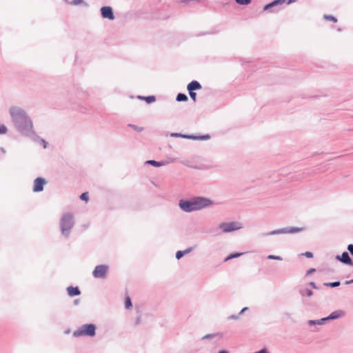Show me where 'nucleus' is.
<instances>
[{"mask_svg": "<svg viewBox=\"0 0 353 353\" xmlns=\"http://www.w3.org/2000/svg\"><path fill=\"white\" fill-rule=\"evenodd\" d=\"M74 224V216L71 213H65L60 220V226L62 235L68 237L70 230Z\"/></svg>", "mask_w": 353, "mask_h": 353, "instance_id": "nucleus-3", "label": "nucleus"}, {"mask_svg": "<svg viewBox=\"0 0 353 353\" xmlns=\"http://www.w3.org/2000/svg\"><path fill=\"white\" fill-rule=\"evenodd\" d=\"M284 2H285V0H275V1H272V3H268L266 6H265L263 10H268L270 9L271 8L275 7L279 5H281Z\"/></svg>", "mask_w": 353, "mask_h": 353, "instance_id": "nucleus-15", "label": "nucleus"}, {"mask_svg": "<svg viewBox=\"0 0 353 353\" xmlns=\"http://www.w3.org/2000/svg\"><path fill=\"white\" fill-rule=\"evenodd\" d=\"M345 316V311L341 310H335V311L332 312L327 316V318H328L327 319H329V321L334 320V319H338L342 318V317H343Z\"/></svg>", "mask_w": 353, "mask_h": 353, "instance_id": "nucleus-11", "label": "nucleus"}, {"mask_svg": "<svg viewBox=\"0 0 353 353\" xmlns=\"http://www.w3.org/2000/svg\"><path fill=\"white\" fill-rule=\"evenodd\" d=\"M108 267L105 265H99L96 266L92 274L95 278L103 279L105 277Z\"/></svg>", "mask_w": 353, "mask_h": 353, "instance_id": "nucleus-7", "label": "nucleus"}, {"mask_svg": "<svg viewBox=\"0 0 353 353\" xmlns=\"http://www.w3.org/2000/svg\"><path fill=\"white\" fill-rule=\"evenodd\" d=\"M213 336L212 334H207L202 337V339H208L212 338Z\"/></svg>", "mask_w": 353, "mask_h": 353, "instance_id": "nucleus-41", "label": "nucleus"}, {"mask_svg": "<svg viewBox=\"0 0 353 353\" xmlns=\"http://www.w3.org/2000/svg\"><path fill=\"white\" fill-rule=\"evenodd\" d=\"M188 91H194L201 88V84L196 81H192L188 85Z\"/></svg>", "mask_w": 353, "mask_h": 353, "instance_id": "nucleus-13", "label": "nucleus"}, {"mask_svg": "<svg viewBox=\"0 0 353 353\" xmlns=\"http://www.w3.org/2000/svg\"><path fill=\"white\" fill-rule=\"evenodd\" d=\"M353 283V279H351V280L346 281H345V284H346V285H349V284H351V283Z\"/></svg>", "mask_w": 353, "mask_h": 353, "instance_id": "nucleus-43", "label": "nucleus"}, {"mask_svg": "<svg viewBox=\"0 0 353 353\" xmlns=\"http://www.w3.org/2000/svg\"><path fill=\"white\" fill-rule=\"evenodd\" d=\"M336 259L344 264L353 266V261L351 259L347 252H343L341 256H336Z\"/></svg>", "mask_w": 353, "mask_h": 353, "instance_id": "nucleus-10", "label": "nucleus"}, {"mask_svg": "<svg viewBox=\"0 0 353 353\" xmlns=\"http://www.w3.org/2000/svg\"><path fill=\"white\" fill-rule=\"evenodd\" d=\"M268 259H272V260H278L281 261L282 258L279 256H275V255H268Z\"/></svg>", "mask_w": 353, "mask_h": 353, "instance_id": "nucleus-28", "label": "nucleus"}, {"mask_svg": "<svg viewBox=\"0 0 353 353\" xmlns=\"http://www.w3.org/2000/svg\"><path fill=\"white\" fill-rule=\"evenodd\" d=\"M67 292L70 296H77L81 294V292L77 287L69 286L67 288Z\"/></svg>", "mask_w": 353, "mask_h": 353, "instance_id": "nucleus-14", "label": "nucleus"}, {"mask_svg": "<svg viewBox=\"0 0 353 353\" xmlns=\"http://www.w3.org/2000/svg\"><path fill=\"white\" fill-rule=\"evenodd\" d=\"M8 129L3 124H0V134H4L7 132Z\"/></svg>", "mask_w": 353, "mask_h": 353, "instance_id": "nucleus-26", "label": "nucleus"}, {"mask_svg": "<svg viewBox=\"0 0 353 353\" xmlns=\"http://www.w3.org/2000/svg\"><path fill=\"white\" fill-rule=\"evenodd\" d=\"M300 294L302 296H304L305 294H306L307 296H311L313 294V292L311 290L305 289V290H301Z\"/></svg>", "mask_w": 353, "mask_h": 353, "instance_id": "nucleus-21", "label": "nucleus"}, {"mask_svg": "<svg viewBox=\"0 0 353 353\" xmlns=\"http://www.w3.org/2000/svg\"><path fill=\"white\" fill-rule=\"evenodd\" d=\"M192 250V248H189L186 249L185 250H183V252H184V255H185L186 254L190 253Z\"/></svg>", "mask_w": 353, "mask_h": 353, "instance_id": "nucleus-38", "label": "nucleus"}, {"mask_svg": "<svg viewBox=\"0 0 353 353\" xmlns=\"http://www.w3.org/2000/svg\"><path fill=\"white\" fill-rule=\"evenodd\" d=\"M212 204L213 201L208 198L196 196L192 198L190 200L181 199L179 203V206L183 212H191L209 207Z\"/></svg>", "mask_w": 353, "mask_h": 353, "instance_id": "nucleus-2", "label": "nucleus"}, {"mask_svg": "<svg viewBox=\"0 0 353 353\" xmlns=\"http://www.w3.org/2000/svg\"><path fill=\"white\" fill-rule=\"evenodd\" d=\"M347 250L350 252L351 255L353 256V244H350L347 245Z\"/></svg>", "mask_w": 353, "mask_h": 353, "instance_id": "nucleus-34", "label": "nucleus"}, {"mask_svg": "<svg viewBox=\"0 0 353 353\" xmlns=\"http://www.w3.org/2000/svg\"><path fill=\"white\" fill-rule=\"evenodd\" d=\"M197 139H201V140H207V139H210V135L208 134H206V135H203V136H201V137H196Z\"/></svg>", "mask_w": 353, "mask_h": 353, "instance_id": "nucleus-32", "label": "nucleus"}, {"mask_svg": "<svg viewBox=\"0 0 353 353\" xmlns=\"http://www.w3.org/2000/svg\"><path fill=\"white\" fill-rule=\"evenodd\" d=\"M242 254H243V253L232 254L229 255L228 257H226L225 261H228L230 259L239 257V256H241Z\"/></svg>", "mask_w": 353, "mask_h": 353, "instance_id": "nucleus-24", "label": "nucleus"}, {"mask_svg": "<svg viewBox=\"0 0 353 353\" xmlns=\"http://www.w3.org/2000/svg\"><path fill=\"white\" fill-rule=\"evenodd\" d=\"M324 285L327 286V287L335 288V287H338L340 285V282L334 281V282H330V283H325Z\"/></svg>", "mask_w": 353, "mask_h": 353, "instance_id": "nucleus-22", "label": "nucleus"}, {"mask_svg": "<svg viewBox=\"0 0 353 353\" xmlns=\"http://www.w3.org/2000/svg\"><path fill=\"white\" fill-rule=\"evenodd\" d=\"M139 98L145 100L148 103H150L156 101V97L154 96L139 97Z\"/></svg>", "mask_w": 353, "mask_h": 353, "instance_id": "nucleus-17", "label": "nucleus"}, {"mask_svg": "<svg viewBox=\"0 0 353 353\" xmlns=\"http://www.w3.org/2000/svg\"><path fill=\"white\" fill-rule=\"evenodd\" d=\"M1 151H2V152H3V153L5 152V150H4V148H1Z\"/></svg>", "mask_w": 353, "mask_h": 353, "instance_id": "nucleus-49", "label": "nucleus"}, {"mask_svg": "<svg viewBox=\"0 0 353 353\" xmlns=\"http://www.w3.org/2000/svg\"><path fill=\"white\" fill-rule=\"evenodd\" d=\"M147 164L152 165L155 167H160L165 165L166 163L165 161H156L154 160H149L146 161Z\"/></svg>", "mask_w": 353, "mask_h": 353, "instance_id": "nucleus-16", "label": "nucleus"}, {"mask_svg": "<svg viewBox=\"0 0 353 353\" xmlns=\"http://www.w3.org/2000/svg\"><path fill=\"white\" fill-rule=\"evenodd\" d=\"M297 1V0H288V4H290V3H293V2H295V1Z\"/></svg>", "mask_w": 353, "mask_h": 353, "instance_id": "nucleus-46", "label": "nucleus"}, {"mask_svg": "<svg viewBox=\"0 0 353 353\" xmlns=\"http://www.w3.org/2000/svg\"><path fill=\"white\" fill-rule=\"evenodd\" d=\"M303 255H304L305 256H306L307 258H312L313 256V254L310 252H306L303 253Z\"/></svg>", "mask_w": 353, "mask_h": 353, "instance_id": "nucleus-35", "label": "nucleus"}, {"mask_svg": "<svg viewBox=\"0 0 353 353\" xmlns=\"http://www.w3.org/2000/svg\"><path fill=\"white\" fill-rule=\"evenodd\" d=\"M303 230L302 228L297 227H289L281 228L275 230H272L267 234V235H274V234H292L300 232Z\"/></svg>", "mask_w": 353, "mask_h": 353, "instance_id": "nucleus-6", "label": "nucleus"}, {"mask_svg": "<svg viewBox=\"0 0 353 353\" xmlns=\"http://www.w3.org/2000/svg\"><path fill=\"white\" fill-rule=\"evenodd\" d=\"M140 321H141V318L140 317H138L136 320V323L138 324L140 323Z\"/></svg>", "mask_w": 353, "mask_h": 353, "instance_id": "nucleus-45", "label": "nucleus"}, {"mask_svg": "<svg viewBox=\"0 0 353 353\" xmlns=\"http://www.w3.org/2000/svg\"><path fill=\"white\" fill-rule=\"evenodd\" d=\"M71 4L74 6L82 4L84 6H88V3L85 2L83 0H72Z\"/></svg>", "mask_w": 353, "mask_h": 353, "instance_id": "nucleus-20", "label": "nucleus"}, {"mask_svg": "<svg viewBox=\"0 0 353 353\" xmlns=\"http://www.w3.org/2000/svg\"><path fill=\"white\" fill-rule=\"evenodd\" d=\"M129 126L131 127L132 128H133L134 130H136L137 132H141V131L143 130V128L138 127V126H137L135 125L130 124Z\"/></svg>", "mask_w": 353, "mask_h": 353, "instance_id": "nucleus-29", "label": "nucleus"}, {"mask_svg": "<svg viewBox=\"0 0 353 353\" xmlns=\"http://www.w3.org/2000/svg\"><path fill=\"white\" fill-rule=\"evenodd\" d=\"M242 228V224L238 221L221 223L219 225V229L221 230L223 233L232 232Z\"/></svg>", "mask_w": 353, "mask_h": 353, "instance_id": "nucleus-5", "label": "nucleus"}, {"mask_svg": "<svg viewBox=\"0 0 353 353\" xmlns=\"http://www.w3.org/2000/svg\"><path fill=\"white\" fill-rule=\"evenodd\" d=\"M96 327L94 324H85L73 332V336L79 337L81 336H93L95 335Z\"/></svg>", "mask_w": 353, "mask_h": 353, "instance_id": "nucleus-4", "label": "nucleus"}, {"mask_svg": "<svg viewBox=\"0 0 353 353\" xmlns=\"http://www.w3.org/2000/svg\"><path fill=\"white\" fill-rule=\"evenodd\" d=\"M46 183L44 179L41 177L37 178L34 181V192H41L43 190V185Z\"/></svg>", "mask_w": 353, "mask_h": 353, "instance_id": "nucleus-9", "label": "nucleus"}, {"mask_svg": "<svg viewBox=\"0 0 353 353\" xmlns=\"http://www.w3.org/2000/svg\"><path fill=\"white\" fill-rule=\"evenodd\" d=\"M327 317L322 318L321 319L318 320H310L308 321V325H322L325 324L327 321H329Z\"/></svg>", "mask_w": 353, "mask_h": 353, "instance_id": "nucleus-12", "label": "nucleus"}, {"mask_svg": "<svg viewBox=\"0 0 353 353\" xmlns=\"http://www.w3.org/2000/svg\"><path fill=\"white\" fill-rule=\"evenodd\" d=\"M132 304L131 302V299H130V296H127L125 298V307L126 309H130V307H132Z\"/></svg>", "mask_w": 353, "mask_h": 353, "instance_id": "nucleus-23", "label": "nucleus"}, {"mask_svg": "<svg viewBox=\"0 0 353 353\" xmlns=\"http://www.w3.org/2000/svg\"><path fill=\"white\" fill-rule=\"evenodd\" d=\"M239 5H248L252 0H234Z\"/></svg>", "mask_w": 353, "mask_h": 353, "instance_id": "nucleus-25", "label": "nucleus"}, {"mask_svg": "<svg viewBox=\"0 0 353 353\" xmlns=\"http://www.w3.org/2000/svg\"><path fill=\"white\" fill-rule=\"evenodd\" d=\"M238 319V316L237 315H231L228 317V319H233V320H236Z\"/></svg>", "mask_w": 353, "mask_h": 353, "instance_id": "nucleus-40", "label": "nucleus"}, {"mask_svg": "<svg viewBox=\"0 0 353 353\" xmlns=\"http://www.w3.org/2000/svg\"><path fill=\"white\" fill-rule=\"evenodd\" d=\"M190 96L194 101H196V94L194 91H189Z\"/></svg>", "mask_w": 353, "mask_h": 353, "instance_id": "nucleus-33", "label": "nucleus"}, {"mask_svg": "<svg viewBox=\"0 0 353 353\" xmlns=\"http://www.w3.org/2000/svg\"><path fill=\"white\" fill-rule=\"evenodd\" d=\"M219 353H228V352L226 350H221L219 352Z\"/></svg>", "mask_w": 353, "mask_h": 353, "instance_id": "nucleus-47", "label": "nucleus"}, {"mask_svg": "<svg viewBox=\"0 0 353 353\" xmlns=\"http://www.w3.org/2000/svg\"><path fill=\"white\" fill-rule=\"evenodd\" d=\"M80 198L81 200L88 201L89 199L88 192L82 193L81 195L80 196Z\"/></svg>", "mask_w": 353, "mask_h": 353, "instance_id": "nucleus-30", "label": "nucleus"}, {"mask_svg": "<svg viewBox=\"0 0 353 353\" xmlns=\"http://www.w3.org/2000/svg\"><path fill=\"white\" fill-rule=\"evenodd\" d=\"M324 18L327 20L333 21L334 23H336L337 21L336 18L332 15H324Z\"/></svg>", "mask_w": 353, "mask_h": 353, "instance_id": "nucleus-27", "label": "nucleus"}, {"mask_svg": "<svg viewBox=\"0 0 353 353\" xmlns=\"http://www.w3.org/2000/svg\"><path fill=\"white\" fill-rule=\"evenodd\" d=\"M308 285L314 289L318 288L314 282H310Z\"/></svg>", "mask_w": 353, "mask_h": 353, "instance_id": "nucleus-37", "label": "nucleus"}, {"mask_svg": "<svg viewBox=\"0 0 353 353\" xmlns=\"http://www.w3.org/2000/svg\"><path fill=\"white\" fill-rule=\"evenodd\" d=\"M78 303H79V300H78V299H76V300L74 301V304H75V305H77Z\"/></svg>", "mask_w": 353, "mask_h": 353, "instance_id": "nucleus-48", "label": "nucleus"}, {"mask_svg": "<svg viewBox=\"0 0 353 353\" xmlns=\"http://www.w3.org/2000/svg\"><path fill=\"white\" fill-rule=\"evenodd\" d=\"M248 310V307H243V308L241 310V312H240L239 314H243V312H245V310Z\"/></svg>", "mask_w": 353, "mask_h": 353, "instance_id": "nucleus-44", "label": "nucleus"}, {"mask_svg": "<svg viewBox=\"0 0 353 353\" xmlns=\"http://www.w3.org/2000/svg\"><path fill=\"white\" fill-rule=\"evenodd\" d=\"M172 136L175 137H185L187 139H191L193 140H196V139H197L195 136H193V135H182V134H178V133H173V134H172Z\"/></svg>", "mask_w": 353, "mask_h": 353, "instance_id": "nucleus-18", "label": "nucleus"}, {"mask_svg": "<svg viewBox=\"0 0 353 353\" xmlns=\"http://www.w3.org/2000/svg\"><path fill=\"white\" fill-rule=\"evenodd\" d=\"M101 14L103 18L113 20L114 15L113 10L110 6H104L101 8Z\"/></svg>", "mask_w": 353, "mask_h": 353, "instance_id": "nucleus-8", "label": "nucleus"}, {"mask_svg": "<svg viewBox=\"0 0 353 353\" xmlns=\"http://www.w3.org/2000/svg\"><path fill=\"white\" fill-rule=\"evenodd\" d=\"M184 256V252L183 251H178L176 253V258L177 259H180L182 256Z\"/></svg>", "mask_w": 353, "mask_h": 353, "instance_id": "nucleus-31", "label": "nucleus"}, {"mask_svg": "<svg viewBox=\"0 0 353 353\" xmlns=\"http://www.w3.org/2000/svg\"><path fill=\"white\" fill-rule=\"evenodd\" d=\"M315 271H316V270H315L314 268H310V269H309V270L307 271L306 274H307V275H309V274H312V273L314 272Z\"/></svg>", "mask_w": 353, "mask_h": 353, "instance_id": "nucleus-36", "label": "nucleus"}, {"mask_svg": "<svg viewBox=\"0 0 353 353\" xmlns=\"http://www.w3.org/2000/svg\"><path fill=\"white\" fill-rule=\"evenodd\" d=\"M255 353H268L265 349L261 350Z\"/></svg>", "mask_w": 353, "mask_h": 353, "instance_id": "nucleus-42", "label": "nucleus"}, {"mask_svg": "<svg viewBox=\"0 0 353 353\" xmlns=\"http://www.w3.org/2000/svg\"><path fill=\"white\" fill-rule=\"evenodd\" d=\"M41 141L43 143V148H46V147H47V142L44 139H41Z\"/></svg>", "mask_w": 353, "mask_h": 353, "instance_id": "nucleus-39", "label": "nucleus"}, {"mask_svg": "<svg viewBox=\"0 0 353 353\" xmlns=\"http://www.w3.org/2000/svg\"><path fill=\"white\" fill-rule=\"evenodd\" d=\"M176 99L177 101H186L188 99V98L186 94L179 93L177 94Z\"/></svg>", "mask_w": 353, "mask_h": 353, "instance_id": "nucleus-19", "label": "nucleus"}, {"mask_svg": "<svg viewBox=\"0 0 353 353\" xmlns=\"http://www.w3.org/2000/svg\"><path fill=\"white\" fill-rule=\"evenodd\" d=\"M9 113L14 128L23 136L34 141L40 139L34 130L33 122L25 110L13 105L9 108Z\"/></svg>", "mask_w": 353, "mask_h": 353, "instance_id": "nucleus-1", "label": "nucleus"}]
</instances>
